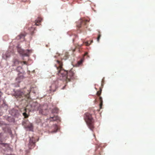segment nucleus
<instances>
[{"mask_svg": "<svg viewBox=\"0 0 155 155\" xmlns=\"http://www.w3.org/2000/svg\"><path fill=\"white\" fill-rule=\"evenodd\" d=\"M56 61L57 64H55V66L58 70V75L60 80L68 83L75 78L74 71L73 69L69 71H66L63 69V64L61 61L57 60Z\"/></svg>", "mask_w": 155, "mask_h": 155, "instance_id": "f257e3e1", "label": "nucleus"}, {"mask_svg": "<svg viewBox=\"0 0 155 155\" xmlns=\"http://www.w3.org/2000/svg\"><path fill=\"white\" fill-rule=\"evenodd\" d=\"M41 109L40 104L37 102H33L26 106V108L24 110V112L22 114L25 118H26L28 117L29 112L31 111L37 110Z\"/></svg>", "mask_w": 155, "mask_h": 155, "instance_id": "f03ea898", "label": "nucleus"}, {"mask_svg": "<svg viewBox=\"0 0 155 155\" xmlns=\"http://www.w3.org/2000/svg\"><path fill=\"white\" fill-rule=\"evenodd\" d=\"M84 118L88 127L93 130L94 127V120L91 114L88 113H86L84 114Z\"/></svg>", "mask_w": 155, "mask_h": 155, "instance_id": "7ed1b4c3", "label": "nucleus"}, {"mask_svg": "<svg viewBox=\"0 0 155 155\" xmlns=\"http://www.w3.org/2000/svg\"><path fill=\"white\" fill-rule=\"evenodd\" d=\"M24 92L20 91H16L15 93V97L18 99V100L21 101L25 99V97L27 99L29 98V93L30 91L29 90H27V92Z\"/></svg>", "mask_w": 155, "mask_h": 155, "instance_id": "20e7f679", "label": "nucleus"}, {"mask_svg": "<svg viewBox=\"0 0 155 155\" xmlns=\"http://www.w3.org/2000/svg\"><path fill=\"white\" fill-rule=\"evenodd\" d=\"M89 21L85 19H81L77 22V27L79 29L81 28H87V22H89Z\"/></svg>", "mask_w": 155, "mask_h": 155, "instance_id": "39448f33", "label": "nucleus"}, {"mask_svg": "<svg viewBox=\"0 0 155 155\" xmlns=\"http://www.w3.org/2000/svg\"><path fill=\"white\" fill-rule=\"evenodd\" d=\"M22 124L26 128L28 129L29 130H32L33 128L32 124L30 123L27 120H25L22 122Z\"/></svg>", "mask_w": 155, "mask_h": 155, "instance_id": "423d86ee", "label": "nucleus"}, {"mask_svg": "<svg viewBox=\"0 0 155 155\" xmlns=\"http://www.w3.org/2000/svg\"><path fill=\"white\" fill-rule=\"evenodd\" d=\"M18 51L20 54L23 56H29V54L32 53V51L31 50H24L22 49H20L18 50Z\"/></svg>", "mask_w": 155, "mask_h": 155, "instance_id": "0eeeda50", "label": "nucleus"}, {"mask_svg": "<svg viewBox=\"0 0 155 155\" xmlns=\"http://www.w3.org/2000/svg\"><path fill=\"white\" fill-rule=\"evenodd\" d=\"M58 81H56L54 83H53L50 86V90L52 92L55 91L56 89L58 87Z\"/></svg>", "mask_w": 155, "mask_h": 155, "instance_id": "6e6552de", "label": "nucleus"}, {"mask_svg": "<svg viewBox=\"0 0 155 155\" xmlns=\"http://www.w3.org/2000/svg\"><path fill=\"white\" fill-rule=\"evenodd\" d=\"M22 64L23 63L24 64H27V62L25 61H19L17 59H14L12 61L13 64H12V66H17L19 64V63Z\"/></svg>", "mask_w": 155, "mask_h": 155, "instance_id": "1a4fd4ad", "label": "nucleus"}, {"mask_svg": "<svg viewBox=\"0 0 155 155\" xmlns=\"http://www.w3.org/2000/svg\"><path fill=\"white\" fill-rule=\"evenodd\" d=\"M101 89H100V91H98L97 92V95L99 97V100L100 102V108L101 109L102 108V106L103 104V101L102 99V98L100 96V95L101 94Z\"/></svg>", "mask_w": 155, "mask_h": 155, "instance_id": "9d476101", "label": "nucleus"}, {"mask_svg": "<svg viewBox=\"0 0 155 155\" xmlns=\"http://www.w3.org/2000/svg\"><path fill=\"white\" fill-rule=\"evenodd\" d=\"M35 139H34V138L32 137L30 139V141L29 143V147L30 148H31L30 147V146L31 147H34L35 146Z\"/></svg>", "mask_w": 155, "mask_h": 155, "instance_id": "9b49d317", "label": "nucleus"}, {"mask_svg": "<svg viewBox=\"0 0 155 155\" xmlns=\"http://www.w3.org/2000/svg\"><path fill=\"white\" fill-rule=\"evenodd\" d=\"M26 35L25 32L22 33L16 37V38L18 40L22 39L24 40Z\"/></svg>", "mask_w": 155, "mask_h": 155, "instance_id": "f8f14e48", "label": "nucleus"}, {"mask_svg": "<svg viewBox=\"0 0 155 155\" xmlns=\"http://www.w3.org/2000/svg\"><path fill=\"white\" fill-rule=\"evenodd\" d=\"M42 20V19L41 18H38L35 20V25H41V23Z\"/></svg>", "mask_w": 155, "mask_h": 155, "instance_id": "ddd939ff", "label": "nucleus"}, {"mask_svg": "<svg viewBox=\"0 0 155 155\" xmlns=\"http://www.w3.org/2000/svg\"><path fill=\"white\" fill-rule=\"evenodd\" d=\"M11 53L8 51L6 52L5 54H3L2 57L4 59H6L7 58L9 57Z\"/></svg>", "mask_w": 155, "mask_h": 155, "instance_id": "4468645a", "label": "nucleus"}, {"mask_svg": "<svg viewBox=\"0 0 155 155\" xmlns=\"http://www.w3.org/2000/svg\"><path fill=\"white\" fill-rule=\"evenodd\" d=\"M93 40H91L90 41V43H89L88 41L85 42H83V43L82 44H79L78 45V47L79 48L81 47L83 45V43H84L85 45L87 46H89L90 45L91 43H93Z\"/></svg>", "mask_w": 155, "mask_h": 155, "instance_id": "2eb2a0df", "label": "nucleus"}, {"mask_svg": "<svg viewBox=\"0 0 155 155\" xmlns=\"http://www.w3.org/2000/svg\"><path fill=\"white\" fill-rule=\"evenodd\" d=\"M59 117L58 116H54L53 117H50V120L52 121H56L59 119Z\"/></svg>", "mask_w": 155, "mask_h": 155, "instance_id": "dca6fc26", "label": "nucleus"}, {"mask_svg": "<svg viewBox=\"0 0 155 155\" xmlns=\"http://www.w3.org/2000/svg\"><path fill=\"white\" fill-rule=\"evenodd\" d=\"M53 127L55 129L54 130L52 131V133H55L57 131L58 129V126L57 125L55 124L53 126Z\"/></svg>", "mask_w": 155, "mask_h": 155, "instance_id": "f3484780", "label": "nucleus"}, {"mask_svg": "<svg viewBox=\"0 0 155 155\" xmlns=\"http://www.w3.org/2000/svg\"><path fill=\"white\" fill-rule=\"evenodd\" d=\"M68 54L67 52H66L65 53L64 56V57L63 59L65 60H66L68 58Z\"/></svg>", "mask_w": 155, "mask_h": 155, "instance_id": "a211bd4d", "label": "nucleus"}, {"mask_svg": "<svg viewBox=\"0 0 155 155\" xmlns=\"http://www.w3.org/2000/svg\"><path fill=\"white\" fill-rule=\"evenodd\" d=\"M58 109L57 108H54L52 110V113H57L58 112Z\"/></svg>", "mask_w": 155, "mask_h": 155, "instance_id": "6ab92c4d", "label": "nucleus"}, {"mask_svg": "<svg viewBox=\"0 0 155 155\" xmlns=\"http://www.w3.org/2000/svg\"><path fill=\"white\" fill-rule=\"evenodd\" d=\"M35 30V28L34 27H31L30 30V31L31 32V34H33V31Z\"/></svg>", "mask_w": 155, "mask_h": 155, "instance_id": "aec40b11", "label": "nucleus"}, {"mask_svg": "<svg viewBox=\"0 0 155 155\" xmlns=\"http://www.w3.org/2000/svg\"><path fill=\"white\" fill-rule=\"evenodd\" d=\"M101 35L100 34H99L98 35V37L97 38V41L98 42H99V40H100V38H101Z\"/></svg>", "mask_w": 155, "mask_h": 155, "instance_id": "412c9836", "label": "nucleus"}, {"mask_svg": "<svg viewBox=\"0 0 155 155\" xmlns=\"http://www.w3.org/2000/svg\"><path fill=\"white\" fill-rule=\"evenodd\" d=\"M82 63V60H81L78 61V65H80Z\"/></svg>", "mask_w": 155, "mask_h": 155, "instance_id": "4be33fe9", "label": "nucleus"}, {"mask_svg": "<svg viewBox=\"0 0 155 155\" xmlns=\"http://www.w3.org/2000/svg\"><path fill=\"white\" fill-rule=\"evenodd\" d=\"M0 144H3V145H4V146H5V145L6 144V143H3L1 139H0Z\"/></svg>", "mask_w": 155, "mask_h": 155, "instance_id": "5701e85b", "label": "nucleus"}, {"mask_svg": "<svg viewBox=\"0 0 155 155\" xmlns=\"http://www.w3.org/2000/svg\"><path fill=\"white\" fill-rule=\"evenodd\" d=\"M2 93L1 92V91H0V97H1V96L2 95Z\"/></svg>", "mask_w": 155, "mask_h": 155, "instance_id": "b1692460", "label": "nucleus"}, {"mask_svg": "<svg viewBox=\"0 0 155 155\" xmlns=\"http://www.w3.org/2000/svg\"><path fill=\"white\" fill-rule=\"evenodd\" d=\"M87 54H88V53H87V52H86V53H85V54L84 55H87Z\"/></svg>", "mask_w": 155, "mask_h": 155, "instance_id": "393cba45", "label": "nucleus"}, {"mask_svg": "<svg viewBox=\"0 0 155 155\" xmlns=\"http://www.w3.org/2000/svg\"><path fill=\"white\" fill-rule=\"evenodd\" d=\"M6 155H14L12 154H6Z\"/></svg>", "mask_w": 155, "mask_h": 155, "instance_id": "a878e982", "label": "nucleus"}, {"mask_svg": "<svg viewBox=\"0 0 155 155\" xmlns=\"http://www.w3.org/2000/svg\"><path fill=\"white\" fill-rule=\"evenodd\" d=\"M20 68V67L19 66V67H17V68Z\"/></svg>", "mask_w": 155, "mask_h": 155, "instance_id": "bb28decb", "label": "nucleus"}]
</instances>
